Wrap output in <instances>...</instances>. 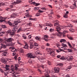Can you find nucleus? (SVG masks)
Listing matches in <instances>:
<instances>
[{
    "label": "nucleus",
    "mask_w": 77,
    "mask_h": 77,
    "mask_svg": "<svg viewBox=\"0 0 77 77\" xmlns=\"http://www.w3.org/2000/svg\"><path fill=\"white\" fill-rule=\"evenodd\" d=\"M66 27V26H62V28H60V27L58 26L56 27V30H55V31H57L58 32L56 33V35L58 36H61V34H62V32H60V28H62V29H65Z\"/></svg>",
    "instance_id": "obj_1"
},
{
    "label": "nucleus",
    "mask_w": 77,
    "mask_h": 77,
    "mask_svg": "<svg viewBox=\"0 0 77 77\" xmlns=\"http://www.w3.org/2000/svg\"><path fill=\"white\" fill-rule=\"evenodd\" d=\"M14 41V39L13 38H8L7 40L5 41V43L7 44L6 45L7 46H11L12 45V43H11V41ZM9 42H11V43H9Z\"/></svg>",
    "instance_id": "obj_2"
},
{
    "label": "nucleus",
    "mask_w": 77,
    "mask_h": 77,
    "mask_svg": "<svg viewBox=\"0 0 77 77\" xmlns=\"http://www.w3.org/2000/svg\"><path fill=\"white\" fill-rule=\"evenodd\" d=\"M17 29L18 27L17 26H14V27L13 29L11 31L9 35H10L11 36H14V34H15V32L17 30Z\"/></svg>",
    "instance_id": "obj_3"
},
{
    "label": "nucleus",
    "mask_w": 77,
    "mask_h": 77,
    "mask_svg": "<svg viewBox=\"0 0 77 77\" xmlns=\"http://www.w3.org/2000/svg\"><path fill=\"white\" fill-rule=\"evenodd\" d=\"M21 20L20 19H17L16 21H15L13 25H15L16 26H17V25L18 24V23H21Z\"/></svg>",
    "instance_id": "obj_4"
},
{
    "label": "nucleus",
    "mask_w": 77,
    "mask_h": 77,
    "mask_svg": "<svg viewBox=\"0 0 77 77\" xmlns=\"http://www.w3.org/2000/svg\"><path fill=\"white\" fill-rule=\"evenodd\" d=\"M46 50L48 51V52H49L50 54H50L51 55V54H54V52L53 51L52 49H51V48H47L46 49Z\"/></svg>",
    "instance_id": "obj_5"
},
{
    "label": "nucleus",
    "mask_w": 77,
    "mask_h": 77,
    "mask_svg": "<svg viewBox=\"0 0 77 77\" xmlns=\"http://www.w3.org/2000/svg\"><path fill=\"white\" fill-rule=\"evenodd\" d=\"M22 2V1L21 0H17L16 2H14L12 3V5H16L17 4H19V3H21Z\"/></svg>",
    "instance_id": "obj_6"
},
{
    "label": "nucleus",
    "mask_w": 77,
    "mask_h": 77,
    "mask_svg": "<svg viewBox=\"0 0 77 77\" xmlns=\"http://www.w3.org/2000/svg\"><path fill=\"white\" fill-rule=\"evenodd\" d=\"M67 32V31L65 30L63 31V32L61 33V36L62 38H64L66 36V35H65V33Z\"/></svg>",
    "instance_id": "obj_7"
},
{
    "label": "nucleus",
    "mask_w": 77,
    "mask_h": 77,
    "mask_svg": "<svg viewBox=\"0 0 77 77\" xmlns=\"http://www.w3.org/2000/svg\"><path fill=\"white\" fill-rule=\"evenodd\" d=\"M54 71L56 73H57L59 72V70L60 69L59 67H54Z\"/></svg>",
    "instance_id": "obj_8"
},
{
    "label": "nucleus",
    "mask_w": 77,
    "mask_h": 77,
    "mask_svg": "<svg viewBox=\"0 0 77 77\" xmlns=\"http://www.w3.org/2000/svg\"><path fill=\"white\" fill-rule=\"evenodd\" d=\"M48 36L47 35H44V39L45 41H48L49 39H48Z\"/></svg>",
    "instance_id": "obj_9"
},
{
    "label": "nucleus",
    "mask_w": 77,
    "mask_h": 77,
    "mask_svg": "<svg viewBox=\"0 0 77 77\" xmlns=\"http://www.w3.org/2000/svg\"><path fill=\"white\" fill-rule=\"evenodd\" d=\"M32 55L31 53H28L26 54V57H29V58H30V59L32 58Z\"/></svg>",
    "instance_id": "obj_10"
},
{
    "label": "nucleus",
    "mask_w": 77,
    "mask_h": 77,
    "mask_svg": "<svg viewBox=\"0 0 77 77\" xmlns=\"http://www.w3.org/2000/svg\"><path fill=\"white\" fill-rule=\"evenodd\" d=\"M12 71L10 72L11 73H12L13 74H14L15 75H17V74H19V73L15 72V71H14V70H12Z\"/></svg>",
    "instance_id": "obj_11"
},
{
    "label": "nucleus",
    "mask_w": 77,
    "mask_h": 77,
    "mask_svg": "<svg viewBox=\"0 0 77 77\" xmlns=\"http://www.w3.org/2000/svg\"><path fill=\"white\" fill-rule=\"evenodd\" d=\"M24 44L25 45L23 47V48H28V44L26 42H25Z\"/></svg>",
    "instance_id": "obj_12"
},
{
    "label": "nucleus",
    "mask_w": 77,
    "mask_h": 77,
    "mask_svg": "<svg viewBox=\"0 0 77 77\" xmlns=\"http://www.w3.org/2000/svg\"><path fill=\"white\" fill-rule=\"evenodd\" d=\"M8 23L10 26H14V27H17V26H15V25H13L14 23L12 24V23H11V22L9 21H8Z\"/></svg>",
    "instance_id": "obj_13"
},
{
    "label": "nucleus",
    "mask_w": 77,
    "mask_h": 77,
    "mask_svg": "<svg viewBox=\"0 0 77 77\" xmlns=\"http://www.w3.org/2000/svg\"><path fill=\"white\" fill-rule=\"evenodd\" d=\"M29 42L30 43H31V45H30V48H33V46H34V45H32V44H33V42H32L31 41H29Z\"/></svg>",
    "instance_id": "obj_14"
},
{
    "label": "nucleus",
    "mask_w": 77,
    "mask_h": 77,
    "mask_svg": "<svg viewBox=\"0 0 77 77\" xmlns=\"http://www.w3.org/2000/svg\"><path fill=\"white\" fill-rule=\"evenodd\" d=\"M1 61L2 63H6V62H7L6 60L5 59V58H2V59L1 60Z\"/></svg>",
    "instance_id": "obj_15"
},
{
    "label": "nucleus",
    "mask_w": 77,
    "mask_h": 77,
    "mask_svg": "<svg viewBox=\"0 0 77 77\" xmlns=\"http://www.w3.org/2000/svg\"><path fill=\"white\" fill-rule=\"evenodd\" d=\"M18 66H19L18 64H15L14 68L15 70H18Z\"/></svg>",
    "instance_id": "obj_16"
},
{
    "label": "nucleus",
    "mask_w": 77,
    "mask_h": 77,
    "mask_svg": "<svg viewBox=\"0 0 77 77\" xmlns=\"http://www.w3.org/2000/svg\"><path fill=\"white\" fill-rule=\"evenodd\" d=\"M1 45H2L1 46V48H7V47H6L8 46H7V45H5L2 44H1Z\"/></svg>",
    "instance_id": "obj_17"
},
{
    "label": "nucleus",
    "mask_w": 77,
    "mask_h": 77,
    "mask_svg": "<svg viewBox=\"0 0 77 77\" xmlns=\"http://www.w3.org/2000/svg\"><path fill=\"white\" fill-rule=\"evenodd\" d=\"M65 51L61 49H59L58 50H57V53H59V52H60V51Z\"/></svg>",
    "instance_id": "obj_18"
},
{
    "label": "nucleus",
    "mask_w": 77,
    "mask_h": 77,
    "mask_svg": "<svg viewBox=\"0 0 77 77\" xmlns=\"http://www.w3.org/2000/svg\"><path fill=\"white\" fill-rule=\"evenodd\" d=\"M32 4H33V5H35V6H38V5H39V3H36L35 2H32Z\"/></svg>",
    "instance_id": "obj_19"
},
{
    "label": "nucleus",
    "mask_w": 77,
    "mask_h": 77,
    "mask_svg": "<svg viewBox=\"0 0 77 77\" xmlns=\"http://www.w3.org/2000/svg\"><path fill=\"white\" fill-rule=\"evenodd\" d=\"M67 60L69 61V60H72L73 59V57L72 56H71V57H69V58H67Z\"/></svg>",
    "instance_id": "obj_20"
},
{
    "label": "nucleus",
    "mask_w": 77,
    "mask_h": 77,
    "mask_svg": "<svg viewBox=\"0 0 77 77\" xmlns=\"http://www.w3.org/2000/svg\"><path fill=\"white\" fill-rule=\"evenodd\" d=\"M22 37L23 39H27V37L26 36V35L24 34H23Z\"/></svg>",
    "instance_id": "obj_21"
},
{
    "label": "nucleus",
    "mask_w": 77,
    "mask_h": 77,
    "mask_svg": "<svg viewBox=\"0 0 77 77\" xmlns=\"http://www.w3.org/2000/svg\"><path fill=\"white\" fill-rule=\"evenodd\" d=\"M46 26H48V27H51L52 26H53V25L52 24L50 23H47L46 24Z\"/></svg>",
    "instance_id": "obj_22"
},
{
    "label": "nucleus",
    "mask_w": 77,
    "mask_h": 77,
    "mask_svg": "<svg viewBox=\"0 0 77 77\" xmlns=\"http://www.w3.org/2000/svg\"><path fill=\"white\" fill-rule=\"evenodd\" d=\"M63 50H67V51H68V52H72V49H65V48H64Z\"/></svg>",
    "instance_id": "obj_23"
},
{
    "label": "nucleus",
    "mask_w": 77,
    "mask_h": 77,
    "mask_svg": "<svg viewBox=\"0 0 77 77\" xmlns=\"http://www.w3.org/2000/svg\"><path fill=\"white\" fill-rule=\"evenodd\" d=\"M38 60H39L40 62H44V60L43 59H41V58H40V57H38Z\"/></svg>",
    "instance_id": "obj_24"
},
{
    "label": "nucleus",
    "mask_w": 77,
    "mask_h": 77,
    "mask_svg": "<svg viewBox=\"0 0 77 77\" xmlns=\"http://www.w3.org/2000/svg\"><path fill=\"white\" fill-rule=\"evenodd\" d=\"M55 26L56 25H58L59 24V21L57 20H56L54 22Z\"/></svg>",
    "instance_id": "obj_25"
},
{
    "label": "nucleus",
    "mask_w": 77,
    "mask_h": 77,
    "mask_svg": "<svg viewBox=\"0 0 77 77\" xmlns=\"http://www.w3.org/2000/svg\"><path fill=\"white\" fill-rule=\"evenodd\" d=\"M17 16V14H13L11 16V18H14L15 17Z\"/></svg>",
    "instance_id": "obj_26"
},
{
    "label": "nucleus",
    "mask_w": 77,
    "mask_h": 77,
    "mask_svg": "<svg viewBox=\"0 0 77 77\" xmlns=\"http://www.w3.org/2000/svg\"><path fill=\"white\" fill-rule=\"evenodd\" d=\"M60 42H66V40L64 39H61L60 40Z\"/></svg>",
    "instance_id": "obj_27"
},
{
    "label": "nucleus",
    "mask_w": 77,
    "mask_h": 77,
    "mask_svg": "<svg viewBox=\"0 0 77 77\" xmlns=\"http://www.w3.org/2000/svg\"><path fill=\"white\" fill-rule=\"evenodd\" d=\"M35 39H36L37 40L40 41V39H41V37H39L36 36L35 38Z\"/></svg>",
    "instance_id": "obj_28"
},
{
    "label": "nucleus",
    "mask_w": 77,
    "mask_h": 77,
    "mask_svg": "<svg viewBox=\"0 0 77 77\" xmlns=\"http://www.w3.org/2000/svg\"><path fill=\"white\" fill-rule=\"evenodd\" d=\"M11 51L13 52H15L17 51V49L15 48H12L11 50Z\"/></svg>",
    "instance_id": "obj_29"
},
{
    "label": "nucleus",
    "mask_w": 77,
    "mask_h": 77,
    "mask_svg": "<svg viewBox=\"0 0 77 77\" xmlns=\"http://www.w3.org/2000/svg\"><path fill=\"white\" fill-rule=\"evenodd\" d=\"M49 31L50 32H54V29L53 28H51L50 29Z\"/></svg>",
    "instance_id": "obj_30"
},
{
    "label": "nucleus",
    "mask_w": 77,
    "mask_h": 77,
    "mask_svg": "<svg viewBox=\"0 0 77 77\" xmlns=\"http://www.w3.org/2000/svg\"><path fill=\"white\" fill-rule=\"evenodd\" d=\"M62 46L63 47H67V45L63 43L62 44Z\"/></svg>",
    "instance_id": "obj_31"
},
{
    "label": "nucleus",
    "mask_w": 77,
    "mask_h": 77,
    "mask_svg": "<svg viewBox=\"0 0 77 77\" xmlns=\"http://www.w3.org/2000/svg\"><path fill=\"white\" fill-rule=\"evenodd\" d=\"M22 29V28L21 27L19 29L17 30V33H19V32H21V30Z\"/></svg>",
    "instance_id": "obj_32"
},
{
    "label": "nucleus",
    "mask_w": 77,
    "mask_h": 77,
    "mask_svg": "<svg viewBox=\"0 0 77 77\" xmlns=\"http://www.w3.org/2000/svg\"><path fill=\"white\" fill-rule=\"evenodd\" d=\"M35 55H38V54H39V52L38 51H36L35 52Z\"/></svg>",
    "instance_id": "obj_33"
},
{
    "label": "nucleus",
    "mask_w": 77,
    "mask_h": 77,
    "mask_svg": "<svg viewBox=\"0 0 77 77\" xmlns=\"http://www.w3.org/2000/svg\"><path fill=\"white\" fill-rule=\"evenodd\" d=\"M57 65H58L60 66H63V64H62L61 63H58Z\"/></svg>",
    "instance_id": "obj_34"
},
{
    "label": "nucleus",
    "mask_w": 77,
    "mask_h": 77,
    "mask_svg": "<svg viewBox=\"0 0 77 77\" xmlns=\"http://www.w3.org/2000/svg\"><path fill=\"white\" fill-rule=\"evenodd\" d=\"M2 28H3L4 29H5L6 28V26L5 25H2Z\"/></svg>",
    "instance_id": "obj_35"
},
{
    "label": "nucleus",
    "mask_w": 77,
    "mask_h": 77,
    "mask_svg": "<svg viewBox=\"0 0 77 77\" xmlns=\"http://www.w3.org/2000/svg\"><path fill=\"white\" fill-rule=\"evenodd\" d=\"M41 66L43 69H44L45 68V67H46V65H43L42 64L41 65Z\"/></svg>",
    "instance_id": "obj_36"
},
{
    "label": "nucleus",
    "mask_w": 77,
    "mask_h": 77,
    "mask_svg": "<svg viewBox=\"0 0 77 77\" xmlns=\"http://www.w3.org/2000/svg\"><path fill=\"white\" fill-rule=\"evenodd\" d=\"M19 51L20 53H24V50H23V49H20V50Z\"/></svg>",
    "instance_id": "obj_37"
},
{
    "label": "nucleus",
    "mask_w": 77,
    "mask_h": 77,
    "mask_svg": "<svg viewBox=\"0 0 77 77\" xmlns=\"http://www.w3.org/2000/svg\"><path fill=\"white\" fill-rule=\"evenodd\" d=\"M25 16L26 17H30L29 13H26L25 15Z\"/></svg>",
    "instance_id": "obj_38"
},
{
    "label": "nucleus",
    "mask_w": 77,
    "mask_h": 77,
    "mask_svg": "<svg viewBox=\"0 0 77 77\" xmlns=\"http://www.w3.org/2000/svg\"><path fill=\"white\" fill-rule=\"evenodd\" d=\"M77 8V7H76L75 6V5H74V6H70V9H74V8Z\"/></svg>",
    "instance_id": "obj_39"
},
{
    "label": "nucleus",
    "mask_w": 77,
    "mask_h": 77,
    "mask_svg": "<svg viewBox=\"0 0 77 77\" xmlns=\"http://www.w3.org/2000/svg\"><path fill=\"white\" fill-rule=\"evenodd\" d=\"M74 2L75 3V4H74V6H75V7H77L76 6V5H76V4H77V1H74Z\"/></svg>",
    "instance_id": "obj_40"
},
{
    "label": "nucleus",
    "mask_w": 77,
    "mask_h": 77,
    "mask_svg": "<svg viewBox=\"0 0 77 77\" xmlns=\"http://www.w3.org/2000/svg\"><path fill=\"white\" fill-rule=\"evenodd\" d=\"M61 60H64L65 59V58L64 56H62L61 58H60Z\"/></svg>",
    "instance_id": "obj_41"
},
{
    "label": "nucleus",
    "mask_w": 77,
    "mask_h": 77,
    "mask_svg": "<svg viewBox=\"0 0 77 77\" xmlns=\"http://www.w3.org/2000/svg\"><path fill=\"white\" fill-rule=\"evenodd\" d=\"M68 45H69L70 48H72V46H71V44L70 43H69V42H68Z\"/></svg>",
    "instance_id": "obj_42"
},
{
    "label": "nucleus",
    "mask_w": 77,
    "mask_h": 77,
    "mask_svg": "<svg viewBox=\"0 0 77 77\" xmlns=\"http://www.w3.org/2000/svg\"><path fill=\"white\" fill-rule=\"evenodd\" d=\"M47 62L48 63V65H51V62L49 61H48Z\"/></svg>",
    "instance_id": "obj_43"
},
{
    "label": "nucleus",
    "mask_w": 77,
    "mask_h": 77,
    "mask_svg": "<svg viewBox=\"0 0 77 77\" xmlns=\"http://www.w3.org/2000/svg\"><path fill=\"white\" fill-rule=\"evenodd\" d=\"M68 38L70 40H73V38L71 37V36L70 37H68Z\"/></svg>",
    "instance_id": "obj_44"
},
{
    "label": "nucleus",
    "mask_w": 77,
    "mask_h": 77,
    "mask_svg": "<svg viewBox=\"0 0 77 77\" xmlns=\"http://www.w3.org/2000/svg\"><path fill=\"white\" fill-rule=\"evenodd\" d=\"M10 9H12V8H14V6L12 5H11L9 7Z\"/></svg>",
    "instance_id": "obj_45"
},
{
    "label": "nucleus",
    "mask_w": 77,
    "mask_h": 77,
    "mask_svg": "<svg viewBox=\"0 0 77 77\" xmlns=\"http://www.w3.org/2000/svg\"><path fill=\"white\" fill-rule=\"evenodd\" d=\"M10 9H11V8L9 7H8L6 9V10L7 11H10Z\"/></svg>",
    "instance_id": "obj_46"
},
{
    "label": "nucleus",
    "mask_w": 77,
    "mask_h": 77,
    "mask_svg": "<svg viewBox=\"0 0 77 77\" xmlns=\"http://www.w3.org/2000/svg\"><path fill=\"white\" fill-rule=\"evenodd\" d=\"M64 18H68V15L66 14H65V15L64 16Z\"/></svg>",
    "instance_id": "obj_47"
},
{
    "label": "nucleus",
    "mask_w": 77,
    "mask_h": 77,
    "mask_svg": "<svg viewBox=\"0 0 77 77\" xmlns=\"http://www.w3.org/2000/svg\"><path fill=\"white\" fill-rule=\"evenodd\" d=\"M12 76H13V77H19L20 76V75H17V76H16V75H15L14 74V75H13Z\"/></svg>",
    "instance_id": "obj_48"
},
{
    "label": "nucleus",
    "mask_w": 77,
    "mask_h": 77,
    "mask_svg": "<svg viewBox=\"0 0 77 77\" xmlns=\"http://www.w3.org/2000/svg\"><path fill=\"white\" fill-rule=\"evenodd\" d=\"M11 32V30H9L8 31L7 33H9V34H10Z\"/></svg>",
    "instance_id": "obj_49"
},
{
    "label": "nucleus",
    "mask_w": 77,
    "mask_h": 77,
    "mask_svg": "<svg viewBox=\"0 0 77 77\" xmlns=\"http://www.w3.org/2000/svg\"><path fill=\"white\" fill-rule=\"evenodd\" d=\"M0 71H1V72H2V73H3V72H4V71H3V70L2 69H0Z\"/></svg>",
    "instance_id": "obj_50"
},
{
    "label": "nucleus",
    "mask_w": 77,
    "mask_h": 77,
    "mask_svg": "<svg viewBox=\"0 0 77 77\" xmlns=\"http://www.w3.org/2000/svg\"><path fill=\"white\" fill-rule=\"evenodd\" d=\"M34 44L35 45V46H37L38 45V44L37 43H34Z\"/></svg>",
    "instance_id": "obj_51"
},
{
    "label": "nucleus",
    "mask_w": 77,
    "mask_h": 77,
    "mask_svg": "<svg viewBox=\"0 0 77 77\" xmlns=\"http://www.w3.org/2000/svg\"><path fill=\"white\" fill-rule=\"evenodd\" d=\"M38 12H39V13H42V12H43L44 11H42L40 10H39Z\"/></svg>",
    "instance_id": "obj_52"
},
{
    "label": "nucleus",
    "mask_w": 77,
    "mask_h": 77,
    "mask_svg": "<svg viewBox=\"0 0 77 77\" xmlns=\"http://www.w3.org/2000/svg\"><path fill=\"white\" fill-rule=\"evenodd\" d=\"M3 39L2 38H0V42H3Z\"/></svg>",
    "instance_id": "obj_53"
},
{
    "label": "nucleus",
    "mask_w": 77,
    "mask_h": 77,
    "mask_svg": "<svg viewBox=\"0 0 77 77\" xmlns=\"http://www.w3.org/2000/svg\"><path fill=\"white\" fill-rule=\"evenodd\" d=\"M71 67H69L68 68L66 69V71H69V69H71Z\"/></svg>",
    "instance_id": "obj_54"
},
{
    "label": "nucleus",
    "mask_w": 77,
    "mask_h": 77,
    "mask_svg": "<svg viewBox=\"0 0 77 77\" xmlns=\"http://www.w3.org/2000/svg\"><path fill=\"white\" fill-rule=\"evenodd\" d=\"M17 56H18V55H17L15 56L14 57V58L15 59V60L17 59Z\"/></svg>",
    "instance_id": "obj_55"
},
{
    "label": "nucleus",
    "mask_w": 77,
    "mask_h": 77,
    "mask_svg": "<svg viewBox=\"0 0 77 77\" xmlns=\"http://www.w3.org/2000/svg\"><path fill=\"white\" fill-rule=\"evenodd\" d=\"M40 15V14L39 13H37L36 14V16H37V17H38Z\"/></svg>",
    "instance_id": "obj_56"
},
{
    "label": "nucleus",
    "mask_w": 77,
    "mask_h": 77,
    "mask_svg": "<svg viewBox=\"0 0 77 77\" xmlns=\"http://www.w3.org/2000/svg\"><path fill=\"white\" fill-rule=\"evenodd\" d=\"M28 62L29 63H32V60H28Z\"/></svg>",
    "instance_id": "obj_57"
},
{
    "label": "nucleus",
    "mask_w": 77,
    "mask_h": 77,
    "mask_svg": "<svg viewBox=\"0 0 77 77\" xmlns=\"http://www.w3.org/2000/svg\"><path fill=\"white\" fill-rule=\"evenodd\" d=\"M54 3H57H57H59V1H54Z\"/></svg>",
    "instance_id": "obj_58"
},
{
    "label": "nucleus",
    "mask_w": 77,
    "mask_h": 77,
    "mask_svg": "<svg viewBox=\"0 0 77 77\" xmlns=\"http://www.w3.org/2000/svg\"><path fill=\"white\" fill-rule=\"evenodd\" d=\"M36 18L33 19L31 18L30 19V20H36Z\"/></svg>",
    "instance_id": "obj_59"
},
{
    "label": "nucleus",
    "mask_w": 77,
    "mask_h": 77,
    "mask_svg": "<svg viewBox=\"0 0 77 77\" xmlns=\"http://www.w3.org/2000/svg\"><path fill=\"white\" fill-rule=\"evenodd\" d=\"M61 57V56L60 55H57V58H60V57Z\"/></svg>",
    "instance_id": "obj_60"
},
{
    "label": "nucleus",
    "mask_w": 77,
    "mask_h": 77,
    "mask_svg": "<svg viewBox=\"0 0 77 77\" xmlns=\"http://www.w3.org/2000/svg\"><path fill=\"white\" fill-rule=\"evenodd\" d=\"M18 44H19V45H22V44H21V43L18 42Z\"/></svg>",
    "instance_id": "obj_61"
},
{
    "label": "nucleus",
    "mask_w": 77,
    "mask_h": 77,
    "mask_svg": "<svg viewBox=\"0 0 77 77\" xmlns=\"http://www.w3.org/2000/svg\"><path fill=\"white\" fill-rule=\"evenodd\" d=\"M5 68L6 70H9V68H8V67H5Z\"/></svg>",
    "instance_id": "obj_62"
},
{
    "label": "nucleus",
    "mask_w": 77,
    "mask_h": 77,
    "mask_svg": "<svg viewBox=\"0 0 77 77\" xmlns=\"http://www.w3.org/2000/svg\"><path fill=\"white\" fill-rule=\"evenodd\" d=\"M5 33V32H2L1 33V34H3V35Z\"/></svg>",
    "instance_id": "obj_63"
},
{
    "label": "nucleus",
    "mask_w": 77,
    "mask_h": 77,
    "mask_svg": "<svg viewBox=\"0 0 77 77\" xmlns=\"http://www.w3.org/2000/svg\"><path fill=\"white\" fill-rule=\"evenodd\" d=\"M38 71H39V72H42L41 70H40V69H38Z\"/></svg>",
    "instance_id": "obj_64"
}]
</instances>
